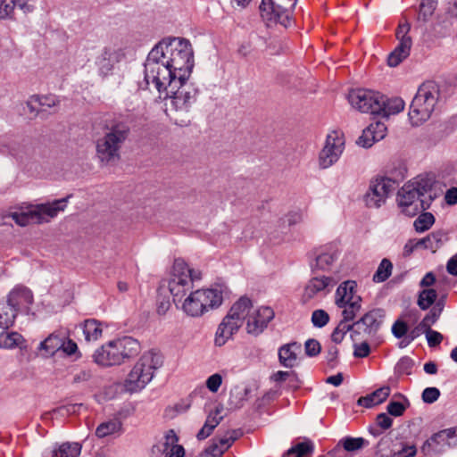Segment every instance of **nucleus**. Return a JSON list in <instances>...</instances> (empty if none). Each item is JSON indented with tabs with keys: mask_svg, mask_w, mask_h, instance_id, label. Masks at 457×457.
<instances>
[{
	"mask_svg": "<svg viewBox=\"0 0 457 457\" xmlns=\"http://www.w3.org/2000/svg\"><path fill=\"white\" fill-rule=\"evenodd\" d=\"M338 355V349L337 346H330L328 351L327 360L331 367L335 366Z\"/></svg>",
	"mask_w": 457,
	"mask_h": 457,
	"instance_id": "nucleus-64",
	"label": "nucleus"
},
{
	"mask_svg": "<svg viewBox=\"0 0 457 457\" xmlns=\"http://www.w3.org/2000/svg\"><path fill=\"white\" fill-rule=\"evenodd\" d=\"M305 353L308 356H316L320 352V345L315 339H308L304 345Z\"/></svg>",
	"mask_w": 457,
	"mask_h": 457,
	"instance_id": "nucleus-50",
	"label": "nucleus"
},
{
	"mask_svg": "<svg viewBox=\"0 0 457 457\" xmlns=\"http://www.w3.org/2000/svg\"><path fill=\"white\" fill-rule=\"evenodd\" d=\"M442 313V308H432L429 312L423 318L431 326L436 322Z\"/></svg>",
	"mask_w": 457,
	"mask_h": 457,
	"instance_id": "nucleus-58",
	"label": "nucleus"
},
{
	"mask_svg": "<svg viewBox=\"0 0 457 457\" xmlns=\"http://www.w3.org/2000/svg\"><path fill=\"white\" fill-rule=\"evenodd\" d=\"M369 127L371 129L370 132H372L377 141L383 139L386 136L387 128L383 122L377 121L370 123Z\"/></svg>",
	"mask_w": 457,
	"mask_h": 457,
	"instance_id": "nucleus-46",
	"label": "nucleus"
},
{
	"mask_svg": "<svg viewBox=\"0 0 457 457\" xmlns=\"http://www.w3.org/2000/svg\"><path fill=\"white\" fill-rule=\"evenodd\" d=\"M389 394L390 387L383 386L371 393V395L374 398L375 403L379 404L388 397Z\"/></svg>",
	"mask_w": 457,
	"mask_h": 457,
	"instance_id": "nucleus-54",
	"label": "nucleus"
},
{
	"mask_svg": "<svg viewBox=\"0 0 457 457\" xmlns=\"http://www.w3.org/2000/svg\"><path fill=\"white\" fill-rule=\"evenodd\" d=\"M273 318L274 312L270 307L262 306L254 309L251 299L242 296L233 303L219 324L214 344L216 346L224 345L237 333L245 322L246 332L258 336L263 332Z\"/></svg>",
	"mask_w": 457,
	"mask_h": 457,
	"instance_id": "nucleus-2",
	"label": "nucleus"
},
{
	"mask_svg": "<svg viewBox=\"0 0 457 457\" xmlns=\"http://www.w3.org/2000/svg\"><path fill=\"white\" fill-rule=\"evenodd\" d=\"M345 148V139L338 131L328 134L325 145L319 154V166L328 169L334 165L341 156Z\"/></svg>",
	"mask_w": 457,
	"mask_h": 457,
	"instance_id": "nucleus-13",
	"label": "nucleus"
},
{
	"mask_svg": "<svg viewBox=\"0 0 457 457\" xmlns=\"http://www.w3.org/2000/svg\"><path fill=\"white\" fill-rule=\"evenodd\" d=\"M61 349L67 354L71 355L77 351L78 346L74 341H72V340L65 341L63 339V345L61 347Z\"/></svg>",
	"mask_w": 457,
	"mask_h": 457,
	"instance_id": "nucleus-63",
	"label": "nucleus"
},
{
	"mask_svg": "<svg viewBox=\"0 0 457 457\" xmlns=\"http://www.w3.org/2000/svg\"><path fill=\"white\" fill-rule=\"evenodd\" d=\"M81 452L79 443H63L53 451L52 457H78Z\"/></svg>",
	"mask_w": 457,
	"mask_h": 457,
	"instance_id": "nucleus-29",
	"label": "nucleus"
},
{
	"mask_svg": "<svg viewBox=\"0 0 457 457\" xmlns=\"http://www.w3.org/2000/svg\"><path fill=\"white\" fill-rule=\"evenodd\" d=\"M385 312L381 309H373L365 313L358 321L353 323L355 329L352 334L353 340L355 335L361 330L368 337H374L384 322Z\"/></svg>",
	"mask_w": 457,
	"mask_h": 457,
	"instance_id": "nucleus-14",
	"label": "nucleus"
},
{
	"mask_svg": "<svg viewBox=\"0 0 457 457\" xmlns=\"http://www.w3.org/2000/svg\"><path fill=\"white\" fill-rule=\"evenodd\" d=\"M162 364V357L158 353L148 351L145 353L133 366L124 381V388L129 393H136L152 380L154 371Z\"/></svg>",
	"mask_w": 457,
	"mask_h": 457,
	"instance_id": "nucleus-5",
	"label": "nucleus"
},
{
	"mask_svg": "<svg viewBox=\"0 0 457 457\" xmlns=\"http://www.w3.org/2000/svg\"><path fill=\"white\" fill-rule=\"evenodd\" d=\"M301 353V345L290 343L282 345L278 350V360L282 366L293 368L297 365L298 354Z\"/></svg>",
	"mask_w": 457,
	"mask_h": 457,
	"instance_id": "nucleus-19",
	"label": "nucleus"
},
{
	"mask_svg": "<svg viewBox=\"0 0 457 457\" xmlns=\"http://www.w3.org/2000/svg\"><path fill=\"white\" fill-rule=\"evenodd\" d=\"M348 321L349 320H345V318L343 317V320H341L336 327L331 335V339L334 343H341L344 340L346 333L354 328L353 324L351 325L348 323Z\"/></svg>",
	"mask_w": 457,
	"mask_h": 457,
	"instance_id": "nucleus-37",
	"label": "nucleus"
},
{
	"mask_svg": "<svg viewBox=\"0 0 457 457\" xmlns=\"http://www.w3.org/2000/svg\"><path fill=\"white\" fill-rule=\"evenodd\" d=\"M410 29V24L407 22L400 24L396 29L397 39L403 40L405 38H411V37L408 36Z\"/></svg>",
	"mask_w": 457,
	"mask_h": 457,
	"instance_id": "nucleus-59",
	"label": "nucleus"
},
{
	"mask_svg": "<svg viewBox=\"0 0 457 457\" xmlns=\"http://www.w3.org/2000/svg\"><path fill=\"white\" fill-rule=\"evenodd\" d=\"M413 367V361L407 356L401 358L395 365V370L398 375H409Z\"/></svg>",
	"mask_w": 457,
	"mask_h": 457,
	"instance_id": "nucleus-43",
	"label": "nucleus"
},
{
	"mask_svg": "<svg viewBox=\"0 0 457 457\" xmlns=\"http://www.w3.org/2000/svg\"><path fill=\"white\" fill-rule=\"evenodd\" d=\"M446 204L453 205L457 204V187H451L445 195Z\"/></svg>",
	"mask_w": 457,
	"mask_h": 457,
	"instance_id": "nucleus-61",
	"label": "nucleus"
},
{
	"mask_svg": "<svg viewBox=\"0 0 457 457\" xmlns=\"http://www.w3.org/2000/svg\"><path fill=\"white\" fill-rule=\"evenodd\" d=\"M437 0H422L420 5L419 19L427 21L434 13Z\"/></svg>",
	"mask_w": 457,
	"mask_h": 457,
	"instance_id": "nucleus-41",
	"label": "nucleus"
},
{
	"mask_svg": "<svg viewBox=\"0 0 457 457\" xmlns=\"http://www.w3.org/2000/svg\"><path fill=\"white\" fill-rule=\"evenodd\" d=\"M439 95V88L435 82L428 81L420 86L408 113L412 126H420L430 118Z\"/></svg>",
	"mask_w": 457,
	"mask_h": 457,
	"instance_id": "nucleus-6",
	"label": "nucleus"
},
{
	"mask_svg": "<svg viewBox=\"0 0 457 457\" xmlns=\"http://www.w3.org/2000/svg\"><path fill=\"white\" fill-rule=\"evenodd\" d=\"M457 445V435L455 428L443 429L434 434L428 440H427L425 445L432 447L436 453H440L445 450V447H451Z\"/></svg>",
	"mask_w": 457,
	"mask_h": 457,
	"instance_id": "nucleus-18",
	"label": "nucleus"
},
{
	"mask_svg": "<svg viewBox=\"0 0 457 457\" xmlns=\"http://www.w3.org/2000/svg\"><path fill=\"white\" fill-rule=\"evenodd\" d=\"M18 312L8 301L0 302V328L7 330L12 328L17 317Z\"/></svg>",
	"mask_w": 457,
	"mask_h": 457,
	"instance_id": "nucleus-23",
	"label": "nucleus"
},
{
	"mask_svg": "<svg viewBox=\"0 0 457 457\" xmlns=\"http://www.w3.org/2000/svg\"><path fill=\"white\" fill-rule=\"evenodd\" d=\"M222 411H223L222 406H217L215 408L214 411L211 412L208 415L205 423L209 424L210 427H212L213 428H215L220 424L221 420L223 419V417L221 416Z\"/></svg>",
	"mask_w": 457,
	"mask_h": 457,
	"instance_id": "nucleus-48",
	"label": "nucleus"
},
{
	"mask_svg": "<svg viewBox=\"0 0 457 457\" xmlns=\"http://www.w3.org/2000/svg\"><path fill=\"white\" fill-rule=\"evenodd\" d=\"M370 128L368 126L363 129L361 136L358 138L357 144L362 147L369 148L373 145L377 140L375 139Z\"/></svg>",
	"mask_w": 457,
	"mask_h": 457,
	"instance_id": "nucleus-45",
	"label": "nucleus"
},
{
	"mask_svg": "<svg viewBox=\"0 0 457 457\" xmlns=\"http://www.w3.org/2000/svg\"><path fill=\"white\" fill-rule=\"evenodd\" d=\"M337 256L335 252H321L316 258L314 263H312L313 270H329Z\"/></svg>",
	"mask_w": 457,
	"mask_h": 457,
	"instance_id": "nucleus-28",
	"label": "nucleus"
},
{
	"mask_svg": "<svg viewBox=\"0 0 457 457\" xmlns=\"http://www.w3.org/2000/svg\"><path fill=\"white\" fill-rule=\"evenodd\" d=\"M408 326L404 321L396 320L392 326V333L396 338H402L407 334Z\"/></svg>",
	"mask_w": 457,
	"mask_h": 457,
	"instance_id": "nucleus-51",
	"label": "nucleus"
},
{
	"mask_svg": "<svg viewBox=\"0 0 457 457\" xmlns=\"http://www.w3.org/2000/svg\"><path fill=\"white\" fill-rule=\"evenodd\" d=\"M333 279L330 277H314L305 287L304 295L311 299L318 293L325 291L328 287L332 286Z\"/></svg>",
	"mask_w": 457,
	"mask_h": 457,
	"instance_id": "nucleus-22",
	"label": "nucleus"
},
{
	"mask_svg": "<svg viewBox=\"0 0 457 457\" xmlns=\"http://www.w3.org/2000/svg\"><path fill=\"white\" fill-rule=\"evenodd\" d=\"M234 440L233 437L214 438L207 451L213 457L220 456L232 445Z\"/></svg>",
	"mask_w": 457,
	"mask_h": 457,
	"instance_id": "nucleus-30",
	"label": "nucleus"
},
{
	"mask_svg": "<svg viewBox=\"0 0 457 457\" xmlns=\"http://www.w3.org/2000/svg\"><path fill=\"white\" fill-rule=\"evenodd\" d=\"M30 0H12V13L14 12V9L17 7L21 10L24 13H29L33 12L34 6L29 4Z\"/></svg>",
	"mask_w": 457,
	"mask_h": 457,
	"instance_id": "nucleus-56",
	"label": "nucleus"
},
{
	"mask_svg": "<svg viewBox=\"0 0 457 457\" xmlns=\"http://www.w3.org/2000/svg\"><path fill=\"white\" fill-rule=\"evenodd\" d=\"M442 239H443L442 233H440V232L431 233L428 236H427L426 237L420 239L416 243L415 246L416 247L423 246L426 249H430L432 251H436V249H437L441 245Z\"/></svg>",
	"mask_w": 457,
	"mask_h": 457,
	"instance_id": "nucleus-33",
	"label": "nucleus"
},
{
	"mask_svg": "<svg viewBox=\"0 0 457 457\" xmlns=\"http://www.w3.org/2000/svg\"><path fill=\"white\" fill-rule=\"evenodd\" d=\"M395 189V181L389 178L381 177L371 180L369 190L364 195L365 204L370 208L380 207Z\"/></svg>",
	"mask_w": 457,
	"mask_h": 457,
	"instance_id": "nucleus-12",
	"label": "nucleus"
},
{
	"mask_svg": "<svg viewBox=\"0 0 457 457\" xmlns=\"http://www.w3.org/2000/svg\"><path fill=\"white\" fill-rule=\"evenodd\" d=\"M416 454V447L414 445H407L398 451L395 455L397 457H413Z\"/></svg>",
	"mask_w": 457,
	"mask_h": 457,
	"instance_id": "nucleus-62",
	"label": "nucleus"
},
{
	"mask_svg": "<svg viewBox=\"0 0 457 457\" xmlns=\"http://www.w3.org/2000/svg\"><path fill=\"white\" fill-rule=\"evenodd\" d=\"M370 353V348L369 344L364 341L361 344L354 345V352L353 355L357 358H364L367 357Z\"/></svg>",
	"mask_w": 457,
	"mask_h": 457,
	"instance_id": "nucleus-55",
	"label": "nucleus"
},
{
	"mask_svg": "<svg viewBox=\"0 0 457 457\" xmlns=\"http://www.w3.org/2000/svg\"><path fill=\"white\" fill-rule=\"evenodd\" d=\"M82 331L87 342L98 340L103 334V325L95 319H88L82 324Z\"/></svg>",
	"mask_w": 457,
	"mask_h": 457,
	"instance_id": "nucleus-24",
	"label": "nucleus"
},
{
	"mask_svg": "<svg viewBox=\"0 0 457 457\" xmlns=\"http://www.w3.org/2000/svg\"><path fill=\"white\" fill-rule=\"evenodd\" d=\"M430 189V185L425 179H417L406 183L397 194V203L401 212L409 217H413L428 208L422 197Z\"/></svg>",
	"mask_w": 457,
	"mask_h": 457,
	"instance_id": "nucleus-7",
	"label": "nucleus"
},
{
	"mask_svg": "<svg viewBox=\"0 0 457 457\" xmlns=\"http://www.w3.org/2000/svg\"><path fill=\"white\" fill-rule=\"evenodd\" d=\"M412 45L411 38H405L399 40V45L388 55L387 63L390 67H396L410 54L411 47Z\"/></svg>",
	"mask_w": 457,
	"mask_h": 457,
	"instance_id": "nucleus-20",
	"label": "nucleus"
},
{
	"mask_svg": "<svg viewBox=\"0 0 457 457\" xmlns=\"http://www.w3.org/2000/svg\"><path fill=\"white\" fill-rule=\"evenodd\" d=\"M141 350L140 343L132 337H123L111 340L97 348L94 361L103 367L120 365L137 356Z\"/></svg>",
	"mask_w": 457,
	"mask_h": 457,
	"instance_id": "nucleus-4",
	"label": "nucleus"
},
{
	"mask_svg": "<svg viewBox=\"0 0 457 457\" xmlns=\"http://www.w3.org/2000/svg\"><path fill=\"white\" fill-rule=\"evenodd\" d=\"M120 428V423L117 420H109L100 424L96 430V435L102 438L112 435Z\"/></svg>",
	"mask_w": 457,
	"mask_h": 457,
	"instance_id": "nucleus-39",
	"label": "nucleus"
},
{
	"mask_svg": "<svg viewBox=\"0 0 457 457\" xmlns=\"http://www.w3.org/2000/svg\"><path fill=\"white\" fill-rule=\"evenodd\" d=\"M314 452V444L310 439H305L303 442L297 443L287 452L283 453L282 457H289L293 454L295 457H307L311 456Z\"/></svg>",
	"mask_w": 457,
	"mask_h": 457,
	"instance_id": "nucleus-26",
	"label": "nucleus"
},
{
	"mask_svg": "<svg viewBox=\"0 0 457 457\" xmlns=\"http://www.w3.org/2000/svg\"><path fill=\"white\" fill-rule=\"evenodd\" d=\"M96 64L99 71L103 75L109 74L114 64L113 54L109 50H104L102 54L98 57Z\"/></svg>",
	"mask_w": 457,
	"mask_h": 457,
	"instance_id": "nucleus-32",
	"label": "nucleus"
},
{
	"mask_svg": "<svg viewBox=\"0 0 457 457\" xmlns=\"http://www.w3.org/2000/svg\"><path fill=\"white\" fill-rule=\"evenodd\" d=\"M69 197L58 199L52 203L32 205L33 212L31 214L34 217V223H47L55 218L60 212L65 210Z\"/></svg>",
	"mask_w": 457,
	"mask_h": 457,
	"instance_id": "nucleus-15",
	"label": "nucleus"
},
{
	"mask_svg": "<svg viewBox=\"0 0 457 457\" xmlns=\"http://www.w3.org/2000/svg\"><path fill=\"white\" fill-rule=\"evenodd\" d=\"M260 11L262 18L269 21L278 22L284 27L291 25L289 11L275 4L272 0H262Z\"/></svg>",
	"mask_w": 457,
	"mask_h": 457,
	"instance_id": "nucleus-16",
	"label": "nucleus"
},
{
	"mask_svg": "<svg viewBox=\"0 0 457 457\" xmlns=\"http://www.w3.org/2000/svg\"><path fill=\"white\" fill-rule=\"evenodd\" d=\"M37 101L38 105L46 110V108H52L59 104L60 101L58 97L54 95H36L34 96V100Z\"/></svg>",
	"mask_w": 457,
	"mask_h": 457,
	"instance_id": "nucleus-42",
	"label": "nucleus"
},
{
	"mask_svg": "<svg viewBox=\"0 0 457 457\" xmlns=\"http://www.w3.org/2000/svg\"><path fill=\"white\" fill-rule=\"evenodd\" d=\"M223 302L221 288L198 289L184 300L183 311L191 317H200L210 310L218 308Z\"/></svg>",
	"mask_w": 457,
	"mask_h": 457,
	"instance_id": "nucleus-8",
	"label": "nucleus"
},
{
	"mask_svg": "<svg viewBox=\"0 0 457 457\" xmlns=\"http://www.w3.org/2000/svg\"><path fill=\"white\" fill-rule=\"evenodd\" d=\"M7 301L18 312L29 313L33 303V294L28 287L19 286L9 293Z\"/></svg>",
	"mask_w": 457,
	"mask_h": 457,
	"instance_id": "nucleus-17",
	"label": "nucleus"
},
{
	"mask_svg": "<svg viewBox=\"0 0 457 457\" xmlns=\"http://www.w3.org/2000/svg\"><path fill=\"white\" fill-rule=\"evenodd\" d=\"M129 125L112 120L105 124L104 134L96 142V157L102 165L115 163L120 160V151L129 135Z\"/></svg>",
	"mask_w": 457,
	"mask_h": 457,
	"instance_id": "nucleus-3",
	"label": "nucleus"
},
{
	"mask_svg": "<svg viewBox=\"0 0 457 457\" xmlns=\"http://www.w3.org/2000/svg\"><path fill=\"white\" fill-rule=\"evenodd\" d=\"M329 321V315L324 310H315L312 314V322L316 328H323Z\"/></svg>",
	"mask_w": 457,
	"mask_h": 457,
	"instance_id": "nucleus-44",
	"label": "nucleus"
},
{
	"mask_svg": "<svg viewBox=\"0 0 457 457\" xmlns=\"http://www.w3.org/2000/svg\"><path fill=\"white\" fill-rule=\"evenodd\" d=\"M437 293L435 289L428 288L420 292L418 305L421 310H428L436 300Z\"/></svg>",
	"mask_w": 457,
	"mask_h": 457,
	"instance_id": "nucleus-34",
	"label": "nucleus"
},
{
	"mask_svg": "<svg viewBox=\"0 0 457 457\" xmlns=\"http://www.w3.org/2000/svg\"><path fill=\"white\" fill-rule=\"evenodd\" d=\"M440 391L436 387H427L422 392V400L426 403H433L438 400Z\"/></svg>",
	"mask_w": 457,
	"mask_h": 457,
	"instance_id": "nucleus-47",
	"label": "nucleus"
},
{
	"mask_svg": "<svg viewBox=\"0 0 457 457\" xmlns=\"http://www.w3.org/2000/svg\"><path fill=\"white\" fill-rule=\"evenodd\" d=\"M377 423L381 428L387 429L392 426L393 420L386 413H380L377 416Z\"/></svg>",
	"mask_w": 457,
	"mask_h": 457,
	"instance_id": "nucleus-60",
	"label": "nucleus"
},
{
	"mask_svg": "<svg viewBox=\"0 0 457 457\" xmlns=\"http://www.w3.org/2000/svg\"><path fill=\"white\" fill-rule=\"evenodd\" d=\"M355 281L347 280L339 285L335 294L336 305L343 309L342 315L346 320H353L361 307V297L356 294Z\"/></svg>",
	"mask_w": 457,
	"mask_h": 457,
	"instance_id": "nucleus-10",
	"label": "nucleus"
},
{
	"mask_svg": "<svg viewBox=\"0 0 457 457\" xmlns=\"http://www.w3.org/2000/svg\"><path fill=\"white\" fill-rule=\"evenodd\" d=\"M178 436L173 430H169L162 444L164 457H184L183 446L177 444Z\"/></svg>",
	"mask_w": 457,
	"mask_h": 457,
	"instance_id": "nucleus-21",
	"label": "nucleus"
},
{
	"mask_svg": "<svg viewBox=\"0 0 457 457\" xmlns=\"http://www.w3.org/2000/svg\"><path fill=\"white\" fill-rule=\"evenodd\" d=\"M12 0H0V19H12Z\"/></svg>",
	"mask_w": 457,
	"mask_h": 457,
	"instance_id": "nucleus-49",
	"label": "nucleus"
},
{
	"mask_svg": "<svg viewBox=\"0 0 457 457\" xmlns=\"http://www.w3.org/2000/svg\"><path fill=\"white\" fill-rule=\"evenodd\" d=\"M23 337L18 332H6L4 330L0 333V348L12 350L24 343Z\"/></svg>",
	"mask_w": 457,
	"mask_h": 457,
	"instance_id": "nucleus-27",
	"label": "nucleus"
},
{
	"mask_svg": "<svg viewBox=\"0 0 457 457\" xmlns=\"http://www.w3.org/2000/svg\"><path fill=\"white\" fill-rule=\"evenodd\" d=\"M426 337L428 340V345L430 347H436L441 344L443 341V335L436 330H429L428 334H426Z\"/></svg>",
	"mask_w": 457,
	"mask_h": 457,
	"instance_id": "nucleus-53",
	"label": "nucleus"
},
{
	"mask_svg": "<svg viewBox=\"0 0 457 457\" xmlns=\"http://www.w3.org/2000/svg\"><path fill=\"white\" fill-rule=\"evenodd\" d=\"M222 382V378L220 374L215 373L210 376L206 380V386L211 392H217Z\"/></svg>",
	"mask_w": 457,
	"mask_h": 457,
	"instance_id": "nucleus-52",
	"label": "nucleus"
},
{
	"mask_svg": "<svg viewBox=\"0 0 457 457\" xmlns=\"http://www.w3.org/2000/svg\"><path fill=\"white\" fill-rule=\"evenodd\" d=\"M404 106L405 103L402 98L393 97L389 99L383 96V105L381 106V112L378 114H382L385 117L397 114L404 109Z\"/></svg>",
	"mask_w": 457,
	"mask_h": 457,
	"instance_id": "nucleus-25",
	"label": "nucleus"
},
{
	"mask_svg": "<svg viewBox=\"0 0 457 457\" xmlns=\"http://www.w3.org/2000/svg\"><path fill=\"white\" fill-rule=\"evenodd\" d=\"M435 222V218L430 212L421 213L414 221V228L418 232L428 230Z\"/></svg>",
	"mask_w": 457,
	"mask_h": 457,
	"instance_id": "nucleus-40",
	"label": "nucleus"
},
{
	"mask_svg": "<svg viewBox=\"0 0 457 457\" xmlns=\"http://www.w3.org/2000/svg\"><path fill=\"white\" fill-rule=\"evenodd\" d=\"M348 100L351 105L361 112L378 114L381 112L383 96L369 89L358 88L350 91Z\"/></svg>",
	"mask_w": 457,
	"mask_h": 457,
	"instance_id": "nucleus-11",
	"label": "nucleus"
},
{
	"mask_svg": "<svg viewBox=\"0 0 457 457\" xmlns=\"http://www.w3.org/2000/svg\"><path fill=\"white\" fill-rule=\"evenodd\" d=\"M201 279L199 270L189 268L182 259L174 261L167 287L173 296V301H180L186 293L192 288L194 281Z\"/></svg>",
	"mask_w": 457,
	"mask_h": 457,
	"instance_id": "nucleus-9",
	"label": "nucleus"
},
{
	"mask_svg": "<svg viewBox=\"0 0 457 457\" xmlns=\"http://www.w3.org/2000/svg\"><path fill=\"white\" fill-rule=\"evenodd\" d=\"M63 345V338L52 334L40 343V349L45 350L47 355H53Z\"/></svg>",
	"mask_w": 457,
	"mask_h": 457,
	"instance_id": "nucleus-31",
	"label": "nucleus"
},
{
	"mask_svg": "<svg viewBox=\"0 0 457 457\" xmlns=\"http://www.w3.org/2000/svg\"><path fill=\"white\" fill-rule=\"evenodd\" d=\"M193 68L194 52L187 39H163L149 52L145 80L165 100L166 111L187 113L196 102L198 89L188 81Z\"/></svg>",
	"mask_w": 457,
	"mask_h": 457,
	"instance_id": "nucleus-1",
	"label": "nucleus"
},
{
	"mask_svg": "<svg viewBox=\"0 0 457 457\" xmlns=\"http://www.w3.org/2000/svg\"><path fill=\"white\" fill-rule=\"evenodd\" d=\"M386 409L389 414L398 417L403 413L405 406L400 402H390Z\"/></svg>",
	"mask_w": 457,
	"mask_h": 457,
	"instance_id": "nucleus-57",
	"label": "nucleus"
},
{
	"mask_svg": "<svg viewBox=\"0 0 457 457\" xmlns=\"http://www.w3.org/2000/svg\"><path fill=\"white\" fill-rule=\"evenodd\" d=\"M392 270V262L388 259H383L373 275V281L378 283L386 281L391 276Z\"/></svg>",
	"mask_w": 457,
	"mask_h": 457,
	"instance_id": "nucleus-36",
	"label": "nucleus"
},
{
	"mask_svg": "<svg viewBox=\"0 0 457 457\" xmlns=\"http://www.w3.org/2000/svg\"><path fill=\"white\" fill-rule=\"evenodd\" d=\"M33 207L29 206L27 211L18 212H13L10 213V217L21 227L28 226L29 223H34V217L32 216Z\"/></svg>",
	"mask_w": 457,
	"mask_h": 457,
	"instance_id": "nucleus-38",
	"label": "nucleus"
},
{
	"mask_svg": "<svg viewBox=\"0 0 457 457\" xmlns=\"http://www.w3.org/2000/svg\"><path fill=\"white\" fill-rule=\"evenodd\" d=\"M367 445V442L362 437H351L346 436L342 438L337 446H342L347 452H354L361 449Z\"/></svg>",
	"mask_w": 457,
	"mask_h": 457,
	"instance_id": "nucleus-35",
	"label": "nucleus"
}]
</instances>
